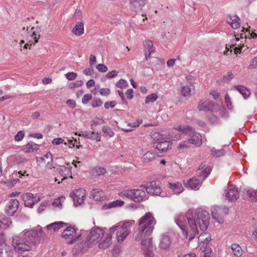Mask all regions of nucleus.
<instances>
[{
	"label": "nucleus",
	"mask_w": 257,
	"mask_h": 257,
	"mask_svg": "<svg viewBox=\"0 0 257 257\" xmlns=\"http://www.w3.org/2000/svg\"><path fill=\"white\" fill-rule=\"evenodd\" d=\"M209 218V214L206 211L197 209L195 211L189 210L186 215L179 214L175 217V220L177 224L186 233L187 231L185 227L188 224L190 228L189 239L191 240L198 233V227L202 231L207 229Z\"/></svg>",
	"instance_id": "obj_1"
},
{
	"label": "nucleus",
	"mask_w": 257,
	"mask_h": 257,
	"mask_svg": "<svg viewBox=\"0 0 257 257\" xmlns=\"http://www.w3.org/2000/svg\"><path fill=\"white\" fill-rule=\"evenodd\" d=\"M45 234L40 226L31 229H26L20 234L12 238V246L18 253L29 251L39 242V238L44 237Z\"/></svg>",
	"instance_id": "obj_2"
},
{
	"label": "nucleus",
	"mask_w": 257,
	"mask_h": 257,
	"mask_svg": "<svg viewBox=\"0 0 257 257\" xmlns=\"http://www.w3.org/2000/svg\"><path fill=\"white\" fill-rule=\"evenodd\" d=\"M156 224V221L153 214L151 212H146L139 220L136 240L140 241L148 238L153 232Z\"/></svg>",
	"instance_id": "obj_3"
},
{
	"label": "nucleus",
	"mask_w": 257,
	"mask_h": 257,
	"mask_svg": "<svg viewBox=\"0 0 257 257\" xmlns=\"http://www.w3.org/2000/svg\"><path fill=\"white\" fill-rule=\"evenodd\" d=\"M104 231L101 228L97 227L92 228L87 239L82 246H78L76 249L81 251L87 247L92 246L98 242L103 236Z\"/></svg>",
	"instance_id": "obj_4"
},
{
	"label": "nucleus",
	"mask_w": 257,
	"mask_h": 257,
	"mask_svg": "<svg viewBox=\"0 0 257 257\" xmlns=\"http://www.w3.org/2000/svg\"><path fill=\"white\" fill-rule=\"evenodd\" d=\"M176 131L182 134L188 135L190 138L188 139L189 143L196 147H199L202 144V139L201 135L196 133L192 127L188 125H180L174 128Z\"/></svg>",
	"instance_id": "obj_5"
},
{
	"label": "nucleus",
	"mask_w": 257,
	"mask_h": 257,
	"mask_svg": "<svg viewBox=\"0 0 257 257\" xmlns=\"http://www.w3.org/2000/svg\"><path fill=\"white\" fill-rule=\"evenodd\" d=\"M135 221L134 220H128L121 221L116 224L117 232L116 235L118 242L121 243L131 233V227L134 225Z\"/></svg>",
	"instance_id": "obj_6"
},
{
	"label": "nucleus",
	"mask_w": 257,
	"mask_h": 257,
	"mask_svg": "<svg viewBox=\"0 0 257 257\" xmlns=\"http://www.w3.org/2000/svg\"><path fill=\"white\" fill-rule=\"evenodd\" d=\"M81 234L77 232V229L73 226L67 227L62 232V236L65 239L70 240L68 243H73Z\"/></svg>",
	"instance_id": "obj_7"
},
{
	"label": "nucleus",
	"mask_w": 257,
	"mask_h": 257,
	"mask_svg": "<svg viewBox=\"0 0 257 257\" xmlns=\"http://www.w3.org/2000/svg\"><path fill=\"white\" fill-rule=\"evenodd\" d=\"M141 240L142 248L144 251L145 257H153L154 254L152 238H146V239Z\"/></svg>",
	"instance_id": "obj_8"
},
{
	"label": "nucleus",
	"mask_w": 257,
	"mask_h": 257,
	"mask_svg": "<svg viewBox=\"0 0 257 257\" xmlns=\"http://www.w3.org/2000/svg\"><path fill=\"white\" fill-rule=\"evenodd\" d=\"M198 108L200 111H216L218 109V105L216 103L208 99L201 100L198 104Z\"/></svg>",
	"instance_id": "obj_9"
},
{
	"label": "nucleus",
	"mask_w": 257,
	"mask_h": 257,
	"mask_svg": "<svg viewBox=\"0 0 257 257\" xmlns=\"http://www.w3.org/2000/svg\"><path fill=\"white\" fill-rule=\"evenodd\" d=\"M21 197L25 202V205L30 208H33L34 205L40 200V197L34 196L31 193H24Z\"/></svg>",
	"instance_id": "obj_10"
},
{
	"label": "nucleus",
	"mask_w": 257,
	"mask_h": 257,
	"mask_svg": "<svg viewBox=\"0 0 257 257\" xmlns=\"http://www.w3.org/2000/svg\"><path fill=\"white\" fill-rule=\"evenodd\" d=\"M239 192L233 185H229L226 190L225 197L229 201H234L239 198Z\"/></svg>",
	"instance_id": "obj_11"
},
{
	"label": "nucleus",
	"mask_w": 257,
	"mask_h": 257,
	"mask_svg": "<svg viewBox=\"0 0 257 257\" xmlns=\"http://www.w3.org/2000/svg\"><path fill=\"white\" fill-rule=\"evenodd\" d=\"M144 188L148 194L153 195H159L162 191L161 187L155 182L150 183L146 186H144Z\"/></svg>",
	"instance_id": "obj_12"
},
{
	"label": "nucleus",
	"mask_w": 257,
	"mask_h": 257,
	"mask_svg": "<svg viewBox=\"0 0 257 257\" xmlns=\"http://www.w3.org/2000/svg\"><path fill=\"white\" fill-rule=\"evenodd\" d=\"M19 206V202L16 199H11L5 210L6 213L8 216H12L16 212Z\"/></svg>",
	"instance_id": "obj_13"
},
{
	"label": "nucleus",
	"mask_w": 257,
	"mask_h": 257,
	"mask_svg": "<svg viewBox=\"0 0 257 257\" xmlns=\"http://www.w3.org/2000/svg\"><path fill=\"white\" fill-rule=\"evenodd\" d=\"M72 167L69 164H67V166H59L57 168L58 171L60 174L63 177V179H65L67 178H72V172H71Z\"/></svg>",
	"instance_id": "obj_14"
},
{
	"label": "nucleus",
	"mask_w": 257,
	"mask_h": 257,
	"mask_svg": "<svg viewBox=\"0 0 257 257\" xmlns=\"http://www.w3.org/2000/svg\"><path fill=\"white\" fill-rule=\"evenodd\" d=\"M132 200L136 202H139L147 199L146 192L141 189L133 190Z\"/></svg>",
	"instance_id": "obj_15"
},
{
	"label": "nucleus",
	"mask_w": 257,
	"mask_h": 257,
	"mask_svg": "<svg viewBox=\"0 0 257 257\" xmlns=\"http://www.w3.org/2000/svg\"><path fill=\"white\" fill-rule=\"evenodd\" d=\"M145 48V55L146 60L150 58L151 54L155 51V48L153 47V43L151 41L146 40L143 43Z\"/></svg>",
	"instance_id": "obj_16"
},
{
	"label": "nucleus",
	"mask_w": 257,
	"mask_h": 257,
	"mask_svg": "<svg viewBox=\"0 0 257 257\" xmlns=\"http://www.w3.org/2000/svg\"><path fill=\"white\" fill-rule=\"evenodd\" d=\"M73 198L75 202H77L78 204H81L84 202L85 193L84 190L82 189H77L73 192Z\"/></svg>",
	"instance_id": "obj_17"
},
{
	"label": "nucleus",
	"mask_w": 257,
	"mask_h": 257,
	"mask_svg": "<svg viewBox=\"0 0 257 257\" xmlns=\"http://www.w3.org/2000/svg\"><path fill=\"white\" fill-rule=\"evenodd\" d=\"M146 0H130L131 8L135 12L142 9L145 5Z\"/></svg>",
	"instance_id": "obj_18"
},
{
	"label": "nucleus",
	"mask_w": 257,
	"mask_h": 257,
	"mask_svg": "<svg viewBox=\"0 0 257 257\" xmlns=\"http://www.w3.org/2000/svg\"><path fill=\"white\" fill-rule=\"evenodd\" d=\"M67 223L62 221L55 222L46 226V228L49 231H53L54 232L58 231L60 229L66 226Z\"/></svg>",
	"instance_id": "obj_19"
},
{
	"label": "nucleus",
	"mask_w": 257,
	"mask_h": 257,
	"mask_svg": "<svg viewBox=\"0 0 257 257\" xmlns=\"http://www.w3.org/2000/svg\"><path fill=\"white\" fill-rule=\"evenodd\" d=\"M90 197L95 201H101L103 199L104 194L102 190L99 188L93 189L90 192Z\"/></svg>",
	"instance_id": "obj_20"
},
{
	"label": "nucleus",
	"mask_w": 257,
	"mask_h": 257,
	"mask_svg": "<svg viewBox=\"0 0 257 257\" xmlns=\"http://www.w3.org/2000/svg\"><path fill=\"white\" fill-rule=\"evenodd\" d=\"M201 183L202 181L200 179L193 178L187 181L186 186L192 189H198L201 186Z\"/></svg>",
	"instance_id": "obj_21"
},
{
	"label": "nucleus",
	"mask_w": 257,
	"mask_h": 257,
	"mask_svg": "<svg viewBox=\"0 0 257 257\" xmlns=\"http://www.w3.org/2000/svg\"><path fill=\"white\" fill-rule=\"evenodd\" d=\"M168 186L174 192V194H179L183 191V187L179 182L168 183Z\"/></svg>",
	"instance_id": "obj_22"
},
{
	"label": "nucleus",
	"mask_w": 257,
	"mask_h": 257,
	"mask_svg": "<svg viewBox=\"0 0 257 257\" xmlns=\"http://www.w3.org/2000/svg\"><path fill=\"white\" fill-rule=\"evenodd\" d=\"M158 156L155 153L148 151L142 157L144 163H148L153 162Z\"/></svg>",
	"instance_id": "obj_23"
},
{
	"label": "nucleus",
	"mask_w": 257,
	"mask_h": 257,
	"mask_svg": "<svg viewBox=\"0 0 257 257\" xmlns=\"http://www.w3.org/2000/svg\"><path fill=\"white\" fill-rule=\"evenodd\" d=\"M42 162H43L46 164V167L48 169H51L52 167V162L53 160L52 155L50 152L47 153L43 157L39 158Z\"/></svg>",
	"instance_id": "obj_24"
},
{
	"label": "nucleus",
	"mask_w": 257,
	"mask_h": 257,
	"mask_svg": "<svg viewBox=\"0 0 257 257\" xmlns=\"http://www.w3.org/2000/svg\"><path fill=\"white\" fill-rule=\"evenodd\" d=\"M170 243L171 240L169 237L164 235L161 238L159 247L163 249H167L169 247Z\"/></svg>",
	"instance_id": "obj_25"
},
{
	"label": "nucleus",
	"mask_w": 257,
	"mask_h": 257,
	"mask_svg": "<svg viewBox=\"0 0 257 257\" xmlns=\"http://www.w3.org/2000/svg\"><path fill=\"white\" fill-rule=\"evenodd\" d=\"M171 144L168 141H163L157 144L156 148L162 152H166L168 151Z\"/></svg>",
	"instance_id": "obj_26"
},
{
	"label": "nucleus",
	"mask_w": 257,
	"mask_h": 257,
	"mask_svg": "<svg viewBox=\"0 0 257 257\" xmlns=\"http://www.w3.org/2000/svg\"><path fill=\"white\" fill-rule=\"evenodd\" d=\"M73 34L80 36L84 33V24L82 22H78L72 30Z\"/></svg>",
	"instance_id": "obj_27"
},
{
	"label": "nucleus",
	"mask_w": 257,
	"mask_h": 257,
	"mask_svg": "<svg viewBox=\"0 0 257 257\" xmlns=\"http://www.w3.org/2000/svg\"><path fill=\"white\" fill-rule=\"evenodd\" d=\"M234 87L241 94L244 99L247 98L251 94L250 91L243 86L236 85Z\"/></svg>",
	"instance_id": "obj_28"
},
{
	"label": "nucleus",
	"mask_w": 257,
	"mask_h": 257,
	"mask_svg": "<svg viewBox=\"0 0 257 257\" xmlns=\"http://www.w3.org/2000/svg\"><path fill=\"white\" fill-rule=\"evenodd\" d=\"M31 39L29 41V43L26 44L24 46V49L30 48V46L32 45H35V43H37L38 41V39L39 38L40 35H37L35 32L33 31L32 34L31 36Z\"/></svg>",
	"instance_id": "obj_29"
},
{
	"label": "nucleus",
	"mask_w": 257,
	"mask_h": 257,
	"mask_svg": "<svg viewBox=\"0 0 257 257\" xmlns=\"http://www.w3.org/2000/svg\"><path fill=\"white\" fill-rule=\"evenodd\" d=\"M231 249L233 254L236 257H240L243 253V250L240 246L237 243H233L231 245Z\"/></svg>",
	"instance_id": "obj_30"
},
{
	"label": "nucleus",
	"mask_w": 257,
	"mask_h": 257,
	"mask_svg": "<svg viewBox=\"0 0 257 257\" xmlns=\"http://www.w3.org/2000/svg\"><path fill=\"white\" fill-rule=\"evenodd\" d=\"M124 204V202L123 201L116 200L115 201H112L107 204H105L103 205V208L104 209H107L110 208H112L116 207L121 206Z\"/></svg>",
	"instance_id": "obj_31"
},
{
	"label": "nucleus",
	"mask_w": 257,
	"mask_h": 257,
	"mask_svg": "<svg viewBox=\"0 0 257 257\" xmlns=\"http://www.w3.org/2000/svg\"><path fill=\"white\" fill-rule=\"evenodd\" d=\"M39 148V146L38 145L33 142H30L26 145L24 150L26 153H30L38 150Z\"/></svg>",
	"instance_id": "obj_32"
},
{
	"label": "nucleus",
	"mask_w": 257,
	"mask_h": 257,
	"mask_svg": "<svg viewBox=\"0 0 257 257\" xmlns=\"http://www.w3.org/2000/svg\"><path fill=\"white\" fill-rule=\"evenodd\" d=\"M191 87H194L192 85L189 86H183L181 88V94L185 97H189L191 95Z\"/></svg>",
	"instance_id": "obj_33"
},
{
	"label": "nucleus",
	"mask_w": 257,
	"mask_h": 257,
	"mask_svg": "<svg viewBox=\"0 0 257 257\" xmlns=\"http://www.w3.org/2000/svg\"><path fill=\"white\" fill-rule=\"evenodd\" d=\"M164 138L167 139H172V140L176 141L181 139V135L177 132L171 131L169 132L168 135H163Z\"/></svg>",
	"instance_id": "obj_34"
},
{
	"label": "nucleus",
	"mask_w": 257,
	"mask_h": 257,
	"mask_svg": "<svg viewBox=\"0 0 257 257\" xmlns=\"http://www.w3.org/2000/svg\"><path fill=\"white\" fill-rule=\"evenodd\" d=\"M205 230L202 231L198 237L199 240L203 243H207L211 240L210 236L209 234L204 232Z\"/></svg>",
	"instance_id": "obj_35"
},
{
	"label": "nucleus",
	"mask_w": 257,
	"mask_h": 257,
	"mask_svg": "<svg viewBox=\"0 0 257 257\" xmlns=\"http://www.w3.org/2000/svg\"><path fill=\"white\" fill-rule=\"evenodd\" d=\"M220 210L221 208L219 206H213V207L211 208L212 217L219 222H220V221H219V213L220 212Z\"/></svg>",
	"instance_id": "obj_36"
},
{
	"label": "nucleus",
	"mask_w": 257,
	"mask_h": 257,
	"mask_svg": "<svg viewBox=\"0 0 257 257\" xmlns=\"http://www.w3.org/2000/svg\"><path fill=\"white\" fill-rule=\"evenodd\" d=\"M111 243V237L108 236L105 240L99 243V247L100 248L105 249L109 246Z\"/></svg>",
	"instance_id": "obj_37"
},
{
	"label": "nucleus",
	"mask_w": 257,
	"mask_h": 257,
	"mask_svg": "<svg viewBox=\"0 0 257 257\" xmlns=\"http://www.w3.org/2000/svg\"><path fill=\"white\" fill-rule=\"evenodd\" d=\"M102 131L103 133V136L104 137H109L111 138L114 136V133L113 131L107 125H104L102 127Z\"/></svg>",
	"instance_id": "obj_38"
},
{
	"label": "nucleus",
	"mask_w": 257,
	"mask_h": 257,
	"mask_svg": "<svg viewBox=\"0 0 257 257\" xmlns=\"http://www.w3.org/2000/svg\"><path fill=\"white\" fill-rule=\"evenodd\" d=\"M211 171V168L210 167H207L203 170H202L199 175L200 179L201 180V181L202 182L203 180H204L210 174Z\"/></svg>",
	"instance_id": "obj_39"
},
{
	"label": "nucleus",
	"mask_w": 257,
	"mask_h": 257,
	"mask_svg": "<svg viewBox=\"0 0 257 257\" xmlns=\"http://www.w3.org/2000/svg\"><path fill=\"white\" fill-rule=\"evenodd\" d=\"M100 132H97L95 133L94 132L89 131V139L91 140H96V141H100Z\"/></svg>",
	"instance_id": "obj_40"
},
{
	"label": "nucleus",
	"mask_w": 257,
	"mask_h": 257,
	"mask_svg": "<svg viewBox=\"0 0 257 257\" xmlns=\"http://www.w3.org/2000/svg\"><path fill=\"white\" fill-rule=\"evenodd\" d=\"M225 151L223 149L216 150L215 148H213L211 150V154L215 157H219L225 154Z\"/></svg>",
	"instance_id": "obj_41"
},
{
	"label": "nucleus",
	"mask_w": 257,
	"mask_h": 257,
	"mask_svg": "<svg viewBox=\"0 0 257 257\" xmlns=\"http://www.w3.org/2000/svg\"><path fill=\"white\" fill-rule=\"evenodd\" d=\"M12 222L11 221L10 218L8 217H6L4 214L0 215V223H2L3 224L6 225L7 227H9Z\"/></svg>",
	"instance_id": "obj_42"
},
{
	"label": "nucleus",
	"mask_w": 257,
	"mask_h": 257,
	"mask_svg": "<svg viewBox=\"0 0 257 257\" xmlns=\"http://www.w3.org/2000/svg\"><path fill=\"white\" fill-rule=\"evenodd\" d=\"M14 252L11 249H5L0 250V257H13Z\"/></svg>",
	"instance_id": "obj_43"
},
{
	"label": "nucleus",
	"mask_w": 257,
	"mask_h": 257,
	"mask_svg": "<svg viewBox=\"0 0 257 257\" xmlns=\"http://www.w3.org/2000/svg\"><path fill=\"white\" fill-rule=\"evenodd\" d=\"M246 193L251 200L257 202V191L248 189L246 191Z\"/></svg>",
	"instance_id": "obj_44"
},
{
	"label": "nucleus",
	"mask_w": 257,
	"mask_h": 257,
	"mask_svg": "<svg viewBox=\"0 0 257 257\" xmlns=\"http://www.w3.org/2000/svg\"><path fill=\"white\" fill-rule=\"evenodd\" d=\"M133 192V190H126L120 192L119 195L122 198L126 197L132 199Z\"/></svg>",
	"instance_id": "obj_45"
},
{
	"label": "nucleus",
	"mask_w": 257,
	"mask_h": 257,
	"mask_svg": "<svg viewBox=\"0 0 257 257\" xmlns=\"http://www.w3.org/2000/svg\"><path fill=\"white\" fill-rule=\"evenodd\" d=\"M104 122V120L100 118H96L93 120L91 124V128L92 130H95V127L97 125H100Z\"/></svg>",
	"instance_id": "obj_46"
},
{
	"label": "nucleus",
	"mask_w": 257,
	"mask_h": 257,
	"mask_svg": "<svg viewBox=\"0 0 257 257\" xmlns=\"http://www.w3.org/2000/svg\"><path fill=\"white\" fill-rule=\"evenodd\" d=\"M158 98V95L157 93H152L148 95L146 97L145 102L146 103H149L150 102H154Z\"/></svg>",
	"instance_id": "obj_47"
},
{
	"label": "nucleus",
	"mask_w": 257,
	"mask_h": 257,
	"mask_svg": "<svg viewBox=\"0 0 257 257\" xmlns=\"http://www.w3.org/2000/svg\"><path fill=\"white\" fill-rule=\"evenodd\" d=\"M239 18L236 15L233 16V20H232L231 27L233 29H236L240 26L239 22Z\"/></svg>",
	"instance_id": "obj_48"
},
{
	"label": "nucleus",
	"mask_w": 257,
	"mask_h": 257,
	"mask_svg": "<svg viewBox=\"0 0 257 257\" xmlns=\"http://www.w3.org/2000/svg\"><path fill=\"white\" fill-rule=\"evenodd\" d=\"M190 144H191L189 143V140L187 141H183L179 144L178 149L180 150L188 149L190 147Z\"/></svg>",
	"instance_id": "obj_49"
},
{
	"label": "nucleus",
	"mask_w": 257,
	"mask_h": 257,
	"mask_svg": "<svg viewBox=\"0 0 257 257\" xmlns=\"http://www.w3.org/2000/svg\"><path fill=\"white\" fill-rule=\"evenodd\" d=\"M65 77L69 80H73L77 78V74L73 72H68L65 74Z\"/></svg>",
	"instance_id": "obj_50"
},
{
	"label": "nucleus",
	"mask_w": 257,
	"mask_h": 257,
	"mask_svg": "<svg viewBox=\"0 0 257 257\" xmlns=\"http://www.w3.org/2000/svg\"><path fill=\"white\" fill-rule=\"evenodd\" d=\"M225 102L228 109L230 110L232 108V105L228 94H226L225 96Z\"/></svg>",
	"instance_id": "obj_51"
},
{
	"label": "nucleus",
	"mask_w": 257,
	"mask_h": 257,
	"mask_svg": "<svg viewBox=\"0 0 257 257\" xmlns=\"http://www.w3.org/2000/svg\"><path fill=\"white\" fill-rule=\"evenodd\" d=\"M127 83L126 81L120 79L116 84V86L120 88H123L126 86Z\"/></svg>",
	"instance_id": "obj_52"
},
{
	"label": "nucleus",
	"mask_w": 257,
	"mask_h": 257,
	"mask_svg": "<svg viewBox=\"0 0 257 257\" xmlns=\"http://www.w3.org/2000/svg\"><path fill=\"white\" fill-rule=\"evenodd\" d=\"M92 96L91 94H86L82 99V102L83 104H86L92 99Z\"/></svg>",
	"instance_id": "obj_53"
},
{
	"label": "nucleus",
	"mask_w": 257,
	"mask_h": 257,
	"mask_svg": "<svg viewBox=\"0 0 257 257\" xmlns=\"http://www.w3.org/2000/svg\"><path fill=\"white\" fill-rule=\"evenodd\" d=\"M102 101L100 99H94L92 101V106L93 107L100 106L102 104Z\"/></svg>",
	"instance_id": "obj_54"
},
{
	"label": "nucleus",
	"mask_w": 257,
	"mask_h": 257,
	"mask_svg": "<svg viewBox=\"0 0 257 257\" xmlns=\"http://www.w3.org/2000/svg\"><path fill=\"white\" fill-rule=\"evenodd\" d=\"M116 104V102L114 101H107L104 103V107L108 109L109 107L113 108Z\"/></svg>",
	"instance_id": "obj_55"
},
{
	"label": "nucleus",
	"mask_w": 257,
	"mask_h": 257,
	"mask_svg": "<svg viewBox=\"0 0 257 257\" xmlns=\"http://www.w3.org/2000/svg\"><path fill=\"white\" fill-rule=\"evenodd\" d=\"M96 68L99 71L101 72H105L107 71V67L102 64H99L96 66Z\"/></svg>",
	"instance_id": "obj_56"
},
{
	"label": "nucleus",
	"mask_w": 257,
	"mask_h": 257,
	"mask_svg": "<svg viewBox=\"0 0 257 257\" xmlns=\"http://www.w3.org/2000/svg\"><path fill=\"white\" fill-rule=\"evenodd\" d=\"M24 132L22 131H19L17 134L15 136V140L17 141H21L24 136Z\"/></svg>",
	"instance_id": "obj_57"
},
{
	"label": "nucleus",
	"mask_w": 257,
	"mask_h": 257,
	"mask_svg": "<svg viewBox=\"0 0 257 257\" xmlns=\"http://www.w3.org/2000/svg\"><path fill=\"white\" fill-rule=\"evenodd\" d=\"M95 172L98 175H102L106 173V170L103 167H99L95 169Z\"/></svg>",
	"instance_id": "obj_58"
},
{
	"label": "nucleus",
	"mask_w": 257,
	"mask_h": 257,
	"mask_svg": "<svg viewBox=\"0 0 257 257\" xmlns=\"http://www.w3.org/2000/svg\"><path fill=\"white\" fill-rule=\"evenodd\" d=\"M257 68V57H255L251 61L250 64L248 67V69H254Z\"/></svg>",
	"instance_id": "obj_59"
},
{
	"label": "nucleus",
	"mask_w": 257,
	"mask_h": 257,
	"mask_svg": "<svg viewBox=\"0 0 257 257\" xmlns=\"http://www.w3.org/2000/svg\"><path fill=\"white\" fill-rule=\"evenodd\" d=\"M99 92L102 96H107L110 93V90L109 88H101Z\"/></svg>",
	"instance_id": "obj_60"
},
{
	"label": "nucleus",
	"mask_w": 257,
	"mask_h": 257,
	"mask_svg": "<svg viewBox=\"0 0 257 257\" xmlns=\"http://www.w3.org/2000/svg\"><path fill=\"white\" fill-rule=\"evenodd\" d=\"M117 75V72L115 70H112L107 73L106 76L107 78L110 79L115 77Z\"/></svg>",
	"instance_id": "obj_61"
},
{
	"label": "nucleus",
	"mask_w": 257,
	"mask_h": 257,
	"mask_svg": "<svg viewBox=\"0 0 257 257\" xmlns=\"http://www.w3.org/2000/svg\"><path fill=\"white\" fill-rule=\"evenodd\" d=\"M64 141V140L62 138H58L54 139L52 141V143L54 145H58L63 143Z\"/></svg>",
	"instance_id": "obj_62"
},
{
	"label": "nucleus",
	"mask_w": 257,
	"mask_h": 257,
	"mask_svg": "<svg viewBox=\"0 0 257 257\" xmlns=\"http://www.w3.org/2000/svg\"><path fill=\"white\" fill-rule=\"evenodd\" d=\"M47 203L46 202H43L41 203L40 206L39 207L38 209V212L39 213H41L43 210H44L47 206Z\"/></svg>",
	"instance_id": "obj_63"
},
{
	"label": "nucleus",
	"mask_w": 257,
	"mask_h": 257,
	"mask_svg": "<svg viewBox=\"0 0 257 257\" xmlns=\"http://www.w3.org/2000/svg\"><path fill=\"white\" fill-rule=\"evenodd\" d=\"M233 77V74L231 72H228L226 75L224 76L223 79L225 81H229Z\"/></svg>",
	"instance_id": "obj_64"
}]
</instances>
